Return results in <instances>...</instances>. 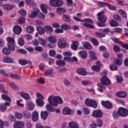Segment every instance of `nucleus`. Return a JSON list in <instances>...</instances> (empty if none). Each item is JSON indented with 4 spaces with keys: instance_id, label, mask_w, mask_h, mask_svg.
<instances>
[{
    "instance_id": "f257e3e1",
    "label": "nucleus",
    "mask_w": 128,
    "mask_h": 128,
    "mask_svg": "<svg viewBox=\"0 0 128 128\" xmlns=\"http://www.w3.org/2000/svg\"><path fill=\"white\" fill-rule=\"evenodd\" d=\"M48 100L51 105L54 106H57L58 103L61 104L63 102L62 98L58 96L51 95L48 97Z\"/></svg>"
},
{
    "instance_id": "f03ea898",
    "label": "nucleus",
    "mask_w": 128,
    "mask_h": 128,
    "mask_svg": "<svg viewBox=\"0 0 128 128\" xmlns=\"http://www.w3.org/2000/svg\"><path fill=\"white\" fill-rule=\"evenodd\" d=\"M8 41L7 45L8 48L11 50H14L15 49L14 44L15 41L14 39L12 38L8 37L7 38Z\"/></svg>"
},
{
    "instance_id": "7ed1b4c3",
    "label": "nucleus",
    "mask_w": 128,
    "mask_h": 128,
    "mask_svg": "<svg viewBox=\"0 0 128 128\" xmlns=\"http://www.w3.org/2000/svg\"><path fill=\"white\" fill-rule=\"evenodd\" d=\"M118 114L122 117H126L128 115V110L122 108H119L118 110Z\"/></svg>"
},
{
    "instance_id": "20e7f679",
    "label": "nucleus",
    "mask_w": 128,
    "mask_h": 128,
    "mask_svg": "<svg viewBox=\"0 0 128 128\" xmlns=\"http://www.w3.org/2000/svg\"><path fill=\"white\" fill-rule=\"evenodd\" d=\"M50 4L54 6L58 7L62 6L63 4V2L60 0H50Z\"/></svg>"
},
{
    "instance_id": "39448f33",
    "label": "nucleus",
    "mask_w": 128,
    "mask_h": 128,
    "mask_svg": "<svg viewBox=\"0 0 128 128\" xmlns=\"http://www.w3.org/2000/svg\"><path fill=\"white\" fill-rule=\"evenodd\" d=\"M98 20L102 23H104L106 21V18L104 15H102V13L99 12L97 14Z\"/></svg>"
},
{
    "instance_id": "423d86ee",
    "label": "nucleus",
    "mask_w": 128,
    "mask_h": 128,
    "mask_svg": "<svg viewBox=\"0 0 128 128\" xmlns=\"http://www.w3.org/2000/svg\"><path fill=\"white\" fill-rule=\"evenodd\" d=\"M58 46L59 48H63L65 47H68L69 44L62 39H59L58 42Z\"/></svg>"
},
{
    "instance_id": "0eeeda50",
    "label": "nucleus",
    "mask_w": 128,
    "mask_h": 128,
    "mask_svg": "<svg viewBox=\"0 0 128 128\" xmlns=\"http://www.w3.org/2000/svg\"><path fill=\"white\" fill-rule=\"evenodd\" d=\"M101 83L103 85H108L111 83L109 79L106 76H104L100 79Z\"/></svg>"
},
{
    "instance_id": "6e6552de",
    "label": "nucleus",
    "mask_w": 128,
    "mask_h": 128,
    "mask_svg": "<svg viewBox=\"0 0 128 128\" xmlns=\"http://www.w3.org/2000/svg\"><path fill=\"white\" fill-rule=\"evenodd\" d=\"M92 116L95 118H100L102 115V111L100 110H94L92 112Z\"/></svg>"
},
{
    "instance_id": "1a4fd4ad",
    "label": "nucleus",
    "mask_w": 128,
    "mask_h": 128,
    "mask_svg": "<svg viewBox=\"0 0 128 128\" xmlns=\"http://www.w3.org/2000/svg\"><path fill=\"white\" fill-rule=\"evenodd\" d=\"M101 103L102 105L107 109H111L112 108V104L108 101L105 102L102 101Z\"/></svg>"
},
{
    "instance_id": "9d476101",
    "label": "nucleus",
    "mask_w": 128,
    "mask_h": 128,
    "mask_svg": "<svg viewBox=\"0 0 128 128\" xmlns=\"http://www.w3.org/2000/svg\"><path fill=\"white\" fill-rule=\"evenodd\" d=\"M36 11H33L31 12L29 16L32 18H34L36 17L39 12L40 10L38 8H36L35 9Z\"/></svg>"
},
{
    "instance_id": "9b49d317",
    "label": "nucleus",
    "mask_w": 128,
    "mask_h": 128,
    "mask_svg": "<svg viewBox=\"0 0 128 128\" xmlns=\"http://www.w3.org/2000/svg\"><path fill=\"white\" fill-rule=\"evenodd\" d=\"M116 95L118 97L124 98L126 96L127 94L124 91H120L116 92Z\"/></svg>"
},
{
    "instance_id": "f8f14e48",
    "label": "nucleus",
    "mask_w": 128,
    "mask_h": 128,
    "mask_svg": "<svg viewBox=\"0 0 128 128\" xmlns=\"http://www.w3.org/2000/svg\"><path fill=\"white\" fill-rule=\"evenodd\" d=\"M73 18L77 22H89L90 23H92L93 22L92 20L91 19L89 18H86L83 20L81 19L78 18L76 16H74L73 17Z\"/></svg>"
},
{
    "instance_id": "ddd939ff",
    "label": "nucleus",
    "mask_w": 128,
    "mask_h": 128,
    "mask_svg": "<svg viewBox=\"0 0 128 128\" xmlns=\"http://www.w3.org/2000/svg\"><path fill=\"white\" fill-rule=\"evenodd\" d=\"M24 126V124L20 121H17L14 124V128H22Z\"/></svg>"
},
{
    "instance_id": "4468645a",
    "label": "nucleus",
    "mask_w": 128,
    "mask_h": 128,
    "mask_svg": "<svg viewBox=\"0 0 128 128\" xmlns=\"http://www.w3.org/2000/svg\"><path fill=\"white\" fill-rule=\"evenodd\" d=\"M77 72L79 74L85 76L87 74V72L86 69L83 68H80L77 70Z\"/></svg>"
},
{
    "instance_id": "2eb2a0df",
    "label": "nucleus",
    "mask_w": 128,
    "mask_h": 128,
    "mask_svg": "<svg viewBox=\"0 0 128 128\" xmlns=\"http://www.w3.org/2000/svg\"><path fill=\"white\" fill-rule=\"evenodd\" d=\"M2 61L5 63H11L13 62L14 60L11 58L5 56L3 58Z\"/></svg>"
},
{
    "instance_id": "dca6fc26",
    "label": "nucleus",
    "mask_w": 128,
    "mask_h": 128,
    "mask_svg": "<svg viewBox=\"0 0 128 128\" xmlns=\"http://www.w3.org/2000/svg\"><path fill=\"white\" fill-rule=\"evenodd\" d=\"M22 29L21 27L18 26H14L13 28L14 32L16 34H19L21 32Z\"/></svg>"
},
{
    "instance_id": "f3484780",
    "label": "nucleus",
    "mask_w": 128,
    "mask_h": 128,
    "mask_svg": "<svg viewBox=\"0 0 128 128\" xmlns=\"http://www.w3.org/2000/svg\"><path fill=\"white\" fill-rule=\"evenodd\" d=\"M84 47L85 48L90 50L92 49V46L87 41L82 42Z\"/></svg>"
},
{
    "instance_id": "a211bd4d",
    "label": "nucleus",
    "mask_w": 128,
    "mask_h": 128,
    "mask_svg": "<svg viewBox=\"0 0 128 128\" xmlns=\"http://www.w3.org/2000/svg\"><path fill=\"white\" fill-rule=\"evenodd\" d=\"M18 62L22 66L25 65L26 64L31 65L32 64V62L28 60H19Z\"/></svg>"
},
{
    "instance_id": "6ab92c4d",
    "label": "nucleus",
    "mask_w": 128,
    "mask_h": 128,
    "mask_svg": "<svg viewBox=\"0 0 128 128\" xmlns=\"http://www.w3.org/2000/svg\"><path fill=\"white\" fill-rule=\"evenodd\" d=\"M38 115L36 112H33L32 114V120L34 122L36 121L38 118Z\"/></svg>"
},
{
    "instance_id": "aec40b11",
    "label": "nucleus",
    "mask_w": 128,
    "mask_h": 128,
    "mask_svg": "<svg viewBox=\"0 0 128 128\" xmlns=\"http://www.w3.org/2000/svg\"><path fill=\"white\" fill-rule=\"evenodd\" d=\"M78 54L80 57L84 59H86L87 57V54L86 51L84 50H82L80 51Z\"/></svg>"
},
{
    "instance_id": "412c9836",
    "label": "nucleus",
    "mask_w": 128,
    "mask_h": 128,
    "mask_svg": "<svg viewBox=\"0 0 128 128\" xmlns=\"http://www.w3.org/2000/svg\"><path fill=\"white\" fill-rule=\"evenodd\" d=\"M14 5H12L9 4H5L3 5L4 8L7 10H12L14 8Z\"/></svg>"
},
{
    "instance_id": "4be33fe9",
    "label": "nucleus",
    "mask_w": 128,
    "mask_h": 128,
    "mask_svg": "<svg viewBox=\"0 0 128 128\" xmlns=\"http://www.w3.org/2000/svg\"><path fill=\"white\" fill-rule=\"evenodd\" d=\"M79 44L78 42L77 41L72 42L71 44V48L74 50H76L78 49V46Z\"/></svg>"
},
{
    "instance_id": "5701e85b",
    "label": "nucleus",
    "mask_w": 128,
    "mask_h": 128,
    "mask_svg": "<svg viewBox=\"0 0 128 128\" xmlns=\"http://www.w3.org/2000/svg\"><path fill=\"white\" fill-rule=\"evenodd\" d=\"M40 7L41 10L44 13L46 14L47 13V9L48 7L46 5L44 4H41L40 5Z\"/></svg>"
},
{
    "instance_id": "b1692460",
    "label": "nucleus",
    "mask_w": 128,
    "mask_h": 128,
    "mask_svg": "<svg viewBox=\"0 0 128 128\" xmlns=\"http://www.w3.org/2000/svg\"><path fill=\"white\" fill-rule=\"evenodd\" d=\"M69 126L71 128H78V126L77 122H69Z\"/></svg>"
},
{
    "instance_id": "393cba45",
    "label": "nucleus",
    "mask_w": 128,
    "mask_h": 128,
    "mask_svg": "<svg viewBox=\"0 0 128 128\" xmlns=\"http://www.w3.org/2000/svg\"><path fill=\"white\" fill-rule=\"evenodd\" d=\"M62 20L64 22H69L71 20V19L70 17L68 15L63 14L62 16Z\"/></svg>"
},
{
    "instance_id": "a878e982",
    "label": "nucleus",
    "mask_w": 128,
    "mask_h": 128,
    "mask_svg": "<svg viewBox=\"0 0 128 128\" xmlns=\"http://www.w3.org/2000/svg\"><path fill=\"white\" fill-rule=\"evenodd\" d=\"M54 70L52 69H48L44 71V75L45 76H49L52 74L53 73Z\"/></svg>"
},
{
    "instance_id": "bb28decb",
    "label": "nucleus",
    "mask_w": 128,
    "mask_h": 128,
    "mask_svg": "<svg viewBox=\"0 0 128 128\" xmlns=\"http://www.w3.org/2000/svg\"><path fill=\"white\" fill-rule=\"evenodd\" d=\"M37 30L38 33L40 35L44 34L45 33V30L41 26H38L36 28Z\"/></svg>"
},
{
    "instance_id": "cd10ccee",
    "label": "nucleus",
    "mask_w": 128,
    "mask_h": 128,
    "mask_svg": "<svg viewBox=\"0 0 128 128\" xmlns=\"http://www.w3.org/2000/svg\"><path fill=\"white\" fill-rule=\"evenodd\" d=\"M71 112V110L68 107H66L62 110V113L65 115L69 114Z\"/></svg>"
},
{
    "instance_id": "c85d7f7f",
    "label": "nucleus",
    "mask_w": 128,
    "mask_h": 128,
    "mask_svg": "<svg viewBox=\"0 0 128 128\" xmlns=\"http://www.w3.org/2000/svg\"><path fill=\"white\" fill-rule=\"evenodd\" d=\"M48 40L51 43H54L57 42L56 37L54 36H50L47 38Z\"/></svg>"
},
{
    "instance_id": "c756f323",
    "label": "nucleus",
    "mask_w": 128,
    "mask_h": 128,
    "mask_svg": "<svg viewBox=\"0 0 128 128\" xmlns=\"http://www.w3.org/2000/svg\"><path fill=\"white\" fill-rule=\"evenodd\" d=\"M118 14L122 17L124 18H126L127 17V16L126 12L120 9L118 11Z\"/></svg>"
},
{
    "instance_id": "7c9ffc66",
    "label": "nucleus",
    "mask_w": 128,
    "mask_h": 128,
    "mask_svg": "<svg viewBox=\"0 0 128 128\" xmlns=\"http://www.w3.org/2000/svg\"><path fill=\"white\" fill-rule=\"evenodd\" d=\"M42 118L44 120L46 119L48 116V113L46 111H42L40 113Z\"/></svg>"
},
{
    "instance_id": "2f4dec72",
    "label": "nucleus",
    "mask_w": 128,
    "mask_h": 128,
    "mask_svg": "<svg viewBox=\"0 0 128 128\" xmlns=\"http://www.w3.org/2000/svg\"><path fill=\"white\" fill-rule=\"evenodd\" d=\"M56 63L60 66L62 67L66 65L65 62L63 60H59L56 61Z\"/></svg>"
},
{
    "instance_id": "473e14b6",
    "label": "nucleus",
    "mask_w": 128,
    "mask_h": 128,
    "mask_svg": "<svg viewBox=\"0 0 128 128\" xmlns=\"http://www.w3.org/2000/svg\"><path fill=\"white\" fill-rule=\"evenodd\" d=\"M20 95L24 99L26 100L30 99V97L29 94L26 93L24 92H21L20 93Z\"/></svg>"
},
{
    "instance_id": "72a5a7b5",
    "label": "nucleus",
    "mask_w": 128,
    "mask_h": 128,
    "mask_svg": "<svg viewBox=\"0 0 128 128\" xmlns=\"http://www.w3.org/2000/svg\"><path fill=\"white\" fill-rule=\"evenodd\" d=\"M44 28L46 31L48 33L52 32L53 31V29L50 26H44Z\"/></svg>"
},
{
    "instance_id": "f704fd0d",
    "label": "nucleus",
    "mask_w": 128,
    "mask_h": 128,
    "mask_svg": "<svg viewBox=\"0 0 128 128\" xmlns=\"http://www.w3.org/2000/svg\"><path fill=\"white\" fill-rule=\"evenodd\" d=\"M89 53L91 60H94L97 59V58L96 56L95 53L94 52L90 51Z\"/></svg>"
},
{
    "instance_id": "c9c22d12",
    "label": "nucleus",
    "mask_w": 128,
    "mask_h": 128,
    "mask_svg": "<svg viewBox=\"0 0 128 128\" xmlns=\"http://www.w3.org/2000/svg\"><path fill=\"white\" fill-rule=\"evenodd\" d=\"M10 50H11L10 48H4L2 50L3 53L6 55L9 54L10 52Z\"/></svg>"
},
{
    "instance_id": "e433bc0d",
    "label": "nucleus",
    "mask_w": 128,
    "mask_h": 128,
    "mask_svg": "<svg viewBox=\"0 0 128 128\" xmlns=\"http://www.w3.org/2000/svg\"><path fill=\"white\" fill-rule=\"evenodd\" d=\"M56 12L58 14H62L66 12V10L65 9L62 8H58L56 9Z\"/></svg>"
},
{
    "instance_id": "4c0bfd02",
    "label": "nucleus",
    "mask_w": 128,
    "mask_h": 128,
    "mask_svg": "<svg viewBox=\"0 0 128 128\" xmlns=\"http://www.w3.org/2000/svg\"><path fill=\"white\" fill-rule=\"evenodd\" d=\"M2 99L5 100H8L10 102L11 101V98L7 95L5 94H2L1 95Z\"/></svg>"
},
{
    "instance_id": "58836bf2",
    "label": "nucleus",
    "mask_w": 128,
    "mask_h": 128,
    "mask_svg": "<svg viewBox=\"0 0 128 128\" xmlns=\"http://www.w3.org/2000/svg\"><path fill=\"white\" fill-rule=\"evenodd\" d=\"M92 99L89 98H86L85 100V103L86 105L90 107L91 105V102H92Z\"/></svg>"
},
{
    "instance_id": "ea45409f",
    "label": "nucleus",
    "mask_w": 128,
    "mask_h": 128,
    "mask_svg": "<svg viewBox=\"0 0 128 128\" xmlns=\"http://www.w3.org/2000/svg\"><path fill=\"white\" fill-rule=\"evenodd\" d=\"M90 41L94 45L97 46L99 44L98 42L97 39L94 38H91L90 39Z\"/></svg>"
},
{
    "instance_id": "a19ab883",
    "label": "nucleus",
    "mask_w": 128,
    "mask_h": 128,
    "mask_svg": "<svg viewBox=\"0 0 128 128\" xmlns=\"http://www.w3.org/2000/svg\"><path fill=\"white\" fill-rule=\"evenodd\" d=\"M27 104L29 110H32L34 107V105L32 102L29 101Z\"/></svg>"
},
{
    "instance_id": "79ce46f5",
    "label": "nucleus",
    "mask_w": 128,
    "mask_h": 128,
    "mask_svg": "<svg viewBox=\"0 0 128 128\" xmlns=\"http://www.w3.org/2000/svg\"><path fill=\"white\" fill-rule=\"evenodd\" d=\"M36 102L37 105L38 106H41L44 104V102L42 100L36 99Z\"/></svg>"
},
{
    "instance_id": "37998d69",
    "label": "nucleus",
    "mask_w": 128,
    "mask_h": 128,
    "mask_svg": "<svg viewBox=\"0 0 128 128\" xmlns=\"http://www.w3.org/2000/svg\"><path fill=\"white\" fill-rule=\"evenodd\" d=\"M110 25L112 26H118V23L116 21L114 20H111L110 22Z\"/></svg>"
},
{
    "instance_id": "c03bdc74",
    "label": "nucleus",
    "mask_w": 128,
    "mask_h": 128,
    "mask_svg": "<svg viewBox=\"0 0 128 128\" xmlns=\"http://www.w3.org/2000/svg\"><path fill=\"white\" fill-rule=\"evenodd\" d=\"M46 108L52 112L55 111V109L54 108L50 106L49 104H48L46 106Z\"/></svg>"
},
{
    "instance_id": "a18cd8bd",
    "label": "nucleus",
    "mask_w": 128,
    "mask_h": 128,
    "mask_svg": "<svg viewBox=\"0 0 128 128\" xmlns=\"http://www.w3.org/2000/svg\"><path fill=\"white\" fill-rule=\"evenodd\" d=\"M17 21L19 24H23L25 22V18L23 17H20L18 19Z\"/></svg>"
},
{
    "instance_id": "49530a36",
    "label": "nucleus",
    "mask_w": 128,
    "mask_h": 128,
    "mask_svg": "<svg viewBox=\"0 0 128 128\" xmlns=\"http://www.w3.org/2000/svg\"><path fill=\"white\" fill-rule=\"evenodd\" d=\"M113 17L116 20L121 21L122 20L121 17L118 14H116L113 15Z\"/></svg>"
},
{
    "instance_id": "de8ad7c7",
    "label": "nucleus",
    "mask_w": 128,
    "mask_h": 128,
    "mask_svg": "<svg viewBox=\"0 0 128 128\" xmlns=\"http://www.w3.org/2000/svg\"><path fill=\"white\" fill-rule=\"evenodd\" d=\"M63 60L65 61H66L68 62H73V59L71 57H65L64 58Z\"/></svg>"
},
{
    "instance_id": "09e8293b",
    "label": "nucleus",
    "mask_w": 128,
    "mask_h": 128,
    "mask_svg": "<svg viewBox=\"0 0 128 128\" xmlns=\"http://www.w3.org/2000/svg\"><path fill=\"white\" fill-rule=\"evenodd\" d=\"M10 85L13 89L17 90L18 89L17 86L14 82H10Z\"/></svg>"
},
{
    "instance_id": "8fccbe9b",
    "label": "nucleus",
    "mask_w": 128,
    "mask_h": 128,
    "mask_svg": "<svg viewBox=\"0 0 128 128\" xmlns=\"http://www.w3.org/2000/svg\"><path fill=\"white\" fill-rule=\"evenodd\" d=\"M122 60L121 59L116 58L115 60L114 64L118 66L121 65L122 63Z\"/></svg>"
},
{
    "instance_id": "3c124183",
    "label": "nucleus",
    "mask_w": 128,
    "mask_h": 128,
    "mask_svg": "<svg viewBox=\"0 0 128 128\" xmlns=\"http://www.w3.org/2000/svg\"><path fill=\"white\" fill-rule=\"evenodd\" d=\"M15 117L18 119H20L22 116V115L21 113L18 112H15Z\"/></svg>"
},
{
    "instance_id": "603ef678",
    "label": "nucleus",
    "mask_w": 128,
    "mask_h": 128,
    "mask_svg": "<svg viewBox=\"0 0 128 128\" xmlns=\"http://www.w3.org/2000/svg\"><path fill=\"white\" fill-rule=\"evenodd\" d=\"M26 30L28 32L30 33L34 32V27L32 26H28L27 27Z\"/></svg>"
},
{
    "instance_id": "864d4df0",
    "label": "nucleus",
    "mask_w": 128,
    "mask_h": 128,
    "mask_svg": "<svg viewBox=\"0 0 128 128\" xmlns=\"http://www.w3.org/2000/svg\"><path fill=\"white\" fill-rule=\"evenodd\" d=\"M26 4L29 6H32L35 5V2H34L30 0H27L26 1Z\"/></svg>"
},
{
    "instance_id": "5fc2aeb1",
    "label": "nucleus",
    "mask_w": 128,
    "mask_h": 128,
    "mask_svg": "<svg viewBox=\"0 0 128 128\" xmlns=\"http://www.w3.org/2000/svg\"><path fill=\"white\" fill-rule=\"evenodd\" d=\"M95 34L97 36L100 38L104 37L106 36L105 34L98 32H95Z\"/></svg>"
},
{
    "instance_id": "6e6d98bb",
    "label": "nucleus",
    "mask_w": 128,
    "mask_h": 128,
    "mask_svg": "<svg viewBox=\"0 0 128 128\" xmlns=\"http://www.w3.org/2000/svg\"><path fill=\"white\" fill-rule=\"evenodd\" d=\"M18 44L20 46H22L24 44V41L23 39L22 38H18Z\"/></svg>"
},
{
    "instance_id": "4d7b16f0",
    "label": "nucleus",
    "mask_w": 128,
    "mask_h": 128,
    "mask_svg": "<svg viewBox=\"0 0 128 128\" xmlns=\"http://www.w3.org/2000/svg\"><path fill=\"white\" fill-rule=\"evenodd\" d=\"M97 85L101 88L100 89H99V91L100 92H103V89L105 88V87L101 83L98 84Z\"/></svg>"
},
{
    "instance_id": "13d9d810",
    "label": "nucleus",
    "mask_w": 128,
    "mask_h": 128,
    "mask_svg": "<svg viewBox=\"0 0 128 128\" xmlns=\"http://www.w3.org/2000/svg\"><path fill=\"white\" fill-rule=\"evenodd\" d=\"M40 43L42 46H44L46 45V43L45 40L42 38H40L38 39Z\"/></svg>"
},
{
    "instance_id": "bf43d9fd",
    "label": "nucleus",
    "mask_w": 128,
    "mask_h": 128,
    "mask_svg": "<svg viewBox=\"0 0 128 128\" xmlns=\"http://www.w3.org/2000/svg\"><path fill=\"white\" fill-rule=\"evenodd\" d=\"M96 125L98 126L101 127L103 124L102 121L100 119H98L96 121Z\"/></svg>"
},
{
    "instance_id": "052dcab7",
    "label": "nucleus",
    "mask_w": 128,
    "mask_h": 128,
    "mask_svg": "<svg viewBox=\"0 0 128 128\" xmlns=\"http://www.w3.org/2000/svg\"><path fill=\"white\" fill-rule=\"evenodd\" d=\"M91 102V105L90 107L93 108H96L97 107V104L96 102L94 100H92Z\"/></svg>"
},
{
    "instance_id": "680f3d73",
    "label": "nucleus",
    "mask_w": 128,
    "mask_h": 128,
    "mask_svg": "<svg viewBox=\"0 0 128 128\" xmlns=\"http://www.w3.org/2000/svg\"><path fill=\"white\" fill-rule=\"evenodd\" d=\"M6 108V106L4 104H0V110L3 112L5 111Z\"/></svg>"
},
{
    "instance_id": "e2e57ef3",
    "label": "nucleus",
    "mask_w": 128,
    "mask_h": 128,
    "mask_svg": "<svg viewBox=\"0 0 128 128\" xmlns=\"http://www.w3.org/2000/svg\"><path fill=\"white\" fill-rule=\"evenodd\" d=\"M91 68L92 70L95 71H98L100 69V68L98 66H93Z\"/></svg>"
},
{
    "instance_id": "0e129e2a",
    "label": "nucleus",
    "mask_w": 128,
    "mask_h": 128,
    "mask_svg": "<svg viewBox=\"0 0 128 128\" xmlns=\"http://www.w3.org/2000/svg\"><path fill=\"white\" fill-rule=\"evenodd\" d=\"M18 12L20 14V15L24 16H25L26 14V11L22 9H21L18 11Z\"/></svg>"
},
{
    "instance_id": "69168bd1",
    "label": "nucleus",
    "mask_w": 128,
    "mask_h": 128,
    "mask_svg": "<svg viewBox=\"0 0 128 128\" xmlns=\"http://www.w3.org/2000/svg\"><path fill=\"white\" fill-rule=\"evenodd\" d=\"M83 25L84 26L90 28H94L93 25L86 23H84Z\"/></svg>"
},
{
    "instance_id": "338daca9",
    "label": "nucleus",
    "mask_w": 128,
    "mask_h": 128,
    "mask_svg": "<svg viewBox=\"0 0 128 128\" xmlns=\"http://www.w3.org/2000/svg\"><path fill=\"white\" fill-rule=\"evenodd\" d=\"M34 48L35 50L38 52H42L44 50L43 48L40 46H36Z\"/></svg>"
},
{
    "instance_id": "774afa93",
    "label": "nucleus",
    "mask_w": 128,
    "mask_h": 128,
    "mask_svg": "<svg viewBox=\"0 0 128 128\" xmlns=\"http://www.w3.org/2000/svg\"><path fill=\"white\" fill-rule=\"evenodd\" d=\"M17 51L18 52L21 53L22 54H25L27 53V51L24 49L22 48H19L17 50Z\"/></svg>"
}]
</instances>
